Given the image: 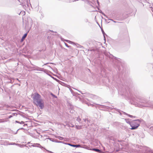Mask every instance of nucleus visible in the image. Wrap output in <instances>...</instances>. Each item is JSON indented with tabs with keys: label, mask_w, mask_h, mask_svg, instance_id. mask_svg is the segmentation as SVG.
<instances>
[{
	"label": "nucleus",
	"mask_w": 153,
	"mask_h": 153,
	"mask_svg": "<svg viewBox=\"0 0 153 153\" xmlns=\"http://www.w3.org/2000/svg\"><path fill=\"white\" fill-rule=\"evenodd\" d=\"M32 99L33 103L37 106H39L41 109L44 107L43 100L41 96L38 93H35L33 95Z\"/></svg>",
	"instance_id": "f257e3e1"
},
{
	"label": "nucleus",
	"mask_w": 153,
	"mask_h": 153,
	"mask_svg": "<svg viewBox=\"0 0 153 153\" xmlns=\"http://www.w3.org/2000/svg\"><path fill=\"white\" fill-rule=\"evenodd\" d=\"M127 93L128 95L126 94V96L128 97L129 100H131L134 101V103H135V102L137 103L138 102H139L140 105H141L140 103H141V107L143 106H148L146 104V101L140 100L139 101H138L135 99V95L133 94L132 92L129 91V93Z\"/></svg>",
	"instance_id": "f03ea898"
},
{
	"label": "nucleus",
	"mask_w": 153,
	"mask_h": 153,
	"mask_svg": "<svg viewBox=\"0 0 153 153\" xmlns=\"http://www.w3.org/2000/svg\"><path fill=\"white\" fill-rule=\"evenodd\" d=\"M142 120L140 119L134 120L132 121V123L131 125V128L130 129L131 130H134L137 129L140 126V123Z\"/></svg>",
	"instance_id": "7ed1b4c3"
},
{
	"label": "nucleus",
	"mask_w": 153,
	"mask_h": 153,
	"mask_svg": "<svg viewBox=\"0 0 153 153\" xmlns=\"http://www.w3.org/2000/svg\"><path fill=\"white\" fill-rule=\"evenodd\" d=\"M90 150L94 151L100 153H101L102 152V151L98 149L93 148L90 149Z\"/></svg>",
	"instance_id": "20e7f679"
},
{
	"label": "nucleus",
	"mask_w": 153,
	"mask_h": 153,
	"mask_svg": "<svg viewBox=\"0 0 153 153\" xmlns=\"http://www.w3.org/2000/svg\"><path fill=\"white\" fill-rule=\"evenodd\" d=\"M67 144L70 146H71L73 147H80V145H74V144H71L70 143H67Z\"/></svg>",
	"instance_id": "39448f33"
},
{
	"label": "nucleus",
	"mask_w": 153,
	"mask_h": 153,
	"mask_svg": "<svg viewBox=\"0 0 153 153\" xmlns=\"http://www.w3.org/2000/svg\"><path fill=\"white\" fill-rule=\"evenodd\" d=\"M9 144L10 145H16L19 146L20 147H22L23 146H24V145H20L19 144H17V143H11Z\"/></svg>",
	"instance_id": "423d86ee"
},
{
	"label": "nucleus",
	"mask_w": 153,
	"mask_h": 153,
	"mask_svg": "<svg viewBox=\"0 0 153 153\" xmlns=\"http://www.w3.org/2000/svg\"><path fill=\"white\" fill-rule=\"evenodd\" d=\"M27 33H26L23 36L21 39V41L23 42L24 40L25 39V38L27 36Z\"/></svg>",
	"instance_id": "0eeeda50"
},
{
	"label": "nucleus",
	"mask_w": 153,
	"mask_h": 153,
	"mask_svg": "<svg viewBox=\"0 0 153 153\" xmlns=\"http://www.w3.org/2000/svg\"><path fill=\"white\" fill-rule=\"evenodd\" d=\"M125 120L127 123H128L130 126L131 125V124L132 123V122L130 121L129 119H125Z\"/></svg>",
	"instance_id": "6e6552de"
},
{
	"label": "nucleus",
	"mask_w": 153,
	"mask_h": 153,
	"mask_svg": "<svg viewBox=\"0 0 153 153\" xmlns=\"http://www.w3.org/2000/svg\"><path fill=\"white\" fill-rule=\"evenodd\" d=\"M123 113H124V114L127 115L129 117H130L131 118H135L136 117L133 116L132 115H130L129 114H127L125 112H123Z\"/></svg>",
	"instance_id": "1a4fd4ad"
},
{
	"label": "nucleus",
	"mask_w": 153,
	"mask_h": 153,
	"mask_svg": "<svg viewBox=\"0 0 153 153\" xmlns=\"http://www.w3.org/2000/svg\"><path fill=\"white\" fill-rule=\"evenodd\" d=\"M35 146H36L37 147H39L40 148H42L43 147H42V146H41L40 144H38V143H36V144H35Z\"/></svg>",
	"instance_id": "9d476101"
},
{
	"label": "nucleus",
	"mask_w": 153,
	"mask_h": 153,
	"mask_svg": "<svg viewBox=\"0 0 153 153\" xmlns=\"http://www.w3.org/2000/svg\"><path fill=\"white\" fill-rule=\"evenodd\" d=\"M28 23H29L28 21H29L30 24L31 25H32V19H30V18L28 19Z\"/></svg>",
	"instance_id": "9b49d317"
},
{
	"label": "nucleus",
	"mask_w": 153,
	"mask_h": 153,
	"mask_svg": "<svg viewBox=\"0 0 153 153\" xmlns=\"http://www.w3.org/2000/svg\"><path fill=\"white\" fill-rule=\"evenodd\" d=\"M16 122L17 123H20L21 124H23L24 123V122L23 121H22L21 122H19L18 121H16Z\"/></svg>",
	"instance_id": "f8f14e48"
},
{
	"label": "nucleus",
	"mask_w": 153,
	"mask_h": 153,
	"mask_svg": "<svg viewBox=\"0 0 153 153\" xmlns=\"http://www.w3.org/2000/svg\"><path fill=\"white\" fill-rule=\"evenodd\" d=\"M100 13H101L104 16L106 17V18L108 19V18L105 14L103 12H102V11H101L100 12Z\"/></svg>",
	"instance_id": "ddd939ff"
},
{
	"label": "nucleus",
	"mask_w": 153,
	"mask_h": 153,
	"mask_svg": "<svg viewBox=\"0 0 153 153\" xmlns=\"http://www.w3.org/2000/svg\"><path fill=\"white\" fill-rule=\"evenodd\" d=\"M51 94L53 97H55V98H56L57 97L55 95H54V94H53L52 93H51Z\"/></svg>",
	"instance_id": "4468645a"
},
{
	"label": "nucleus",
	"mask_w": 153,
	"mask_h": 153,
	"mask_svg": "<svg viewBox=\"0 0 153 153\" xmlns=\"http://www.w3.org/2000/svg\"><path fill=\"white\" fill-rule=\"evenodd\" d=\"M102 33L103 34V35L104 38L105 39V32H104V31L102 30Z\"/></svg>",
	"instance_id": "2eb2a0df"
},
{
	"label": "nucleus",
	"mask_w": 153,
	"mask_h": 153,
	"mask_svg": "<svg viewBox=\"0 0 153 153\" xmlns=\"http://www.w3.org/2000/svg\"><path fill=\"white\" fill-rule=\"evenodd\" d=\"M14 115V114H13L10 115V116H9L8 117V118L9 119H10V118H11Z\"/></svg>",
	"instance_id": "dca6fc26"
},
{
	"label": "nucleus",
	"mask_w": 153,
	"mask_h": 153,
	"mask_svg": "<svg viewBox=\"0 0 153 153\" xmlns=\"http://www.w3.org/2000/svg\"><path fill=\"white\" fill-rule=\"evenodd\" d=\"M76 120L78 122H80L81 120V119L79 117H78Z\"/></svg>",
	"instance_id": "f3484780"
},
{
	"label": "nucleus",
	"mask_w": 153,
	"mask_h": 153,
	"mask_svg": "<svg viewBox=\"0 0 153 153\" xmlns=\"http://www.w3.org/2000/svg\"><path fill=\"white\" fill-rule=\"evenodd\" d=\"M83 148H84L86 149H87L90 150V149L87 146H85V147H83Z\"/></svg>",
	"instance_id": "a211bd4d"
},
{
	"label": "nucleus",
	"mask_w": 153,
	"mask_h": 153,
	"mask_svg": "<svg viewBox=\"0 0 153 153\" xmlns=\"http://www.w3.org/2000/svg\"><path fill=\"white\" fill-rule=\"evenodd\" d=\"M109 20H111L112 21H113V22H115V23H116V22H117V21H115L114 20H113L112 19H109Z\"/></svg>",
	"instance_id": "6ab92c4d"
},
{
	"label": "nucleus",
	"mask_w": 153,
	"mask_h": 153,
	"mask_svg": "<svg viewBox=\"0 0 153 153\" xmlns=\"http://www.w3.org/2000/svg\"><path fill=\"white\" fill-rule=\"evenodd\" d=\"M46 151L47 152H49L50 153H53V152H52L51 151L48 150H46Z\"/></svg>",
	"instance_id": "aec40b11"
},
{
	"label": "nucleus",
	"mask_w": 153,
	"mask_h": 153,
	"mask_svg": "<svg viewBox=\"0 0 153 153\" xmlns=\"http://www.w3.org/2000/svg\"><path fill=\"white\" fill-rule=\"evenodd\" d=\"M150 129L152 131H153V126H151L150 128Z\"/></svg>",
	"instance_id": "412c9836"
},
{
	"label": "nucleus",
	"mask_w": 153,
	"mask_h": 153,
	"mask_svg": "<svg viewBox=\"0 0 153 153\" xmlns=\"http://www.w3.org/2000/svg\"><path fill=\"white\" fill-rule=\"evenodd\" d=\"M74 111L73 110H71V111H70V112L71 113H74Z\"/></svg>",
	"instance_id": "4be33fe9"
},
{
	"label": "nucleus",
	"mask_w": 153,
	"mask_h": 153,
	"mask_svg": "<svg viewBox=\"0 0 153 153\" xmlns=\"http://www.w3.org/2000/svg\"><path fill=\"white\" fill-rule=\"evenodd\" d=\"M66 42H71L70 41H69V40H65Z\"/></svg>",
	"instance_id": "5701e85b"
},
{
	"label": "nucleus",
	"mask_w": 153,
	"mask_h": 153,
	"mask_svg": "<svg viewBox=\"0 0 153 153\" xmlns=\"http://www.w3.org/2000/svg\"><path fill=\"white\" fill-rule=\"evenodd\" d=\"M65 46L68 47H69V46H68V45L66 43H65Z\"/></svg>",
	"instance_id": "b1692460"
},
{
	"label": "nucleus",
	"mask_w": 153,
	"mask_h": 153,
	"mask_svg": "<svg viewBox=\"0 0 153 153\" xmlns=\"http://www.w3.org/2000/svg\"><path fill=\"white\" fill-rule=\"evenodd\" d=\"M19 130V129H18V130H17V131L16 132H15V133H14V134H16L17 133V132H18V131Z\"/></svg>",
	"instance_id": "393cba45"
},
{
	"label": "nucleus",
	"mask_w": 153,
	"mask_h": 153,
	"mask_svg": "<svg viewBox=\"0 0 153 153\" xmlns=\"http://www.w3.org/2000/svg\"><path fill=\"white\" fill-rule=\"evenodd\" d=\"M63 138V137H60V138H59V139H60V140H62Z\"/></svg>",
	"instance_id": "a878e982"
},
{
	"label": "nucleus",
	"mask_w": 153,
	"mask_h": 153,
	"mask_svg": "<svg viewBox=\"0 0 153 153\" xmlns=\"http://www.w3.org/2000/svg\"><path fill=\"white\" fill-rule=\"evenodd\" d=\"M19 129V130L20 129H24V128H20Z\"/></svg>",
	"instance_id": "bb28decb"
},
{
	"label": "nucleus",
	"mask_w": 153,
	"mask_h": 153,
	"mask_svg": "<svg viewBox=\"0 0 153 153\" xmlns=\"http://www.w3.org/2000/svg\"><path fill=\"white\" fill-rule=\"evenodd\" d=\"M84 120L85 122L86 121V119H84Z\"/></svg>",
	"instance_id": "cd10ccee"
},
{
	"label": "nucleus",
	"mask_w": 153,
	"mask_h": 153,
	"mask_svg": "<svg viewBox=\"0 0 153 153\" xmlns=\"http://www.w3.org/2000/svg\"><path fill=\"white\" fill-rule=\"evenodd\" d=\"M49 139H50V140H51V139H52V138H49Z\"/></svg>",
	"instance_id": "c85d7f7f"
},
{
	"label": "nucleus",
	"mask_w": 153,
	"mask_h": 153,
	"mask_svg": "<svg viewBox=\"0 0 153 153\" xmlns=\"http://www.w3.org/2000/svg\"><path fill=\"white\" fill-rule=\"evenodd\" d=\"M151 152H152V153H153V150H152V151H151Z\"/></svg>",
	"instance_id": "c756f323"
},
{
	"label": "nucleus",
	"mask_w": 153,
	"mask_h": 153,
	"mask_svg": "<svg viewBox=\"0 0 153 153\" xmlns=\"http://www.w3.org/2000/svg\"><path fill=\"white\" fill-rule=\"evenodd\" d=\"M97 3H98V4H99V2L98 1H97Z\"/></svg>",
	"instance_id": "7c9ffc66"
},
{
	"label": "nucleus",
	"mask_w": 153,
	"mask_h": 153,
	"mask_svg": "<svg viewBox=\"0 0 153 153\" xmlns=\"http://www.w3.org/2000/svg\"><path fill=\"white\" fill-rule=\"evenodd\" d=\"M58 142V143H61V142H61V141H59Z\"/></svg>",
	"instance_id": "2f4dec72"
},
{
	"label": "nucleus",
	"mask_w": 153,
	"mask_h": 153,
	"mask_svg": "<svg viewBox=\"0 0 153 153\" xmlns=\"http://www.w3.org/2000/svg\"><path fill=\"white\" fill-rule=\"evenodd\" d=\"M26 125H27V124H24V126H25Z\"/></svg>",
	"instance_id": "473e14b6"
},
{
	"label": "nucleus",
	"mask_w": 153,
	"mask_h": 153,
	"mask_svg": "<svg viewBox=\"0 0 153 153\" xmlns=\"http://www.w3.org/2000/svg\"><path fill=\"white\" fill-rule=\"evenodd\" d=\"M88 21V19H86V22H87Z\"/></svg>",
	"instance_id": "72a5a7b5"
},
{
	"label": "nucleus",
	"mask_w": 153,
	"mask_h": 153,
	"mask_svg": "<svg viewBox=\"0 0 153 153\" xmlns=\"http://www.w3.org/2000/svg\"><path fill=\"white\" fill-rule=\"evenodd\" d=\"M116 58H116V57H114V59H116Z\"/></svg>",
	"instance_id": "f704fd0d"
},
{
	"label": "nucleus",
	"mask_w": 153,
	"mask_h": 153,
	"mask_svg": "<svg viewBox=\"0 0 153 153\" xmlns=\"http://www.w3.org/2000/svg\"><path fill=\"white\" fill-rule=\"evenodd\" d=\"M147 3H149V4H150V3H149V2H147Z\"/></svg>",
	"instance_id": "c9c22d12"
},
{
	"label": "nucleus",
	"mask_w": 153,
	"mask_h": 153,
	"mask_svg": "<svg viewBox=\"0 0 153 153\" xmlns=\"http://www.w3.org/2000/svg\"><path fill=\"white\" fill-rule=\"evenodd\" d=\"M79 91L80 93H81V91Z\"/></svg>",
	"instance_id": "e433bc0d"
},
{
	"label": "nucleus",
	"mask_w": 153,
	"mask_h": 153,
	"mask_svg": "<svg viewBox=\"0 0 153 153\" xmlns=\"http://www.w3.org/2000/svg\"><path fill=\"white\" fill-rule=\"evenodd\" d=\"M47 63H46V64H45V65H46V64H47Z\"/></svg>",
	"instance_id": "4c0bfd02"
},
{
	"label": "nucleus",
	"mask_w": 153,
	"mask_h": 153,
	"mask_svg": "<svg viewBox=\"0 0 153 153\" xmlns=\"http://www.w3.org/2000/svg\"><path fill=\"white\" fill-rule=\"evenodd\" d=\"M152 5H153V4H152Z\"/></svg>",
	"instance_id": "58836bf2"
}]
</instances>
